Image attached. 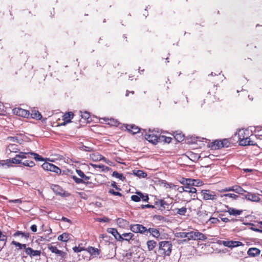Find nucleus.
I'll return each instance as SVG.
<instances>
[{
    "mask_svg": "<svg viewBox=\"0 0 262 262\" xmlns=\"http://www.w3.org/2000/svg\"><path fill=\"white\" fill-rule=\"evenodd\" d=\"M33 158L37 161H43V158L38 154L33 152H19L15 157L10 159L11 165L12 164H21L24 159Z\"/></svg>",
    "mask_w": 262,
    "mask_h": 262,
    "instance_id": "nucleus-1",
    "label": "nucleus"
},
{
    "mask_svg": "<svg viewBox=\"0 0 262 262\" xmlns=\"http://www.w3.org/2000/svg\"><path fill=\"white\" fill-rule=\"evenodd\" d=\"M172 244L169 241L159 243L158 253L160 256H169L171 252Z\"/></svg>",
    "mask_w": 262,
    "mask_h": 262,
    "instance_id": "nucleus-2",
    "label": "nucleus"
},
{
    "mask_svg": "<svg viewBox=\"0 0 262 262\" xmlns=\"http://www.w3.org/2000/svg\"><path fill=\"white\" fill-rule=\"evenodd\" d=\"M144 137L145 139L149 142L153 144H156L159 142V138L160 137L159 133L155 130L149 129L148 132L145 130Z\"/></svg>",
    "mask_w": 262,
    "mask_h": 262,
    "instance_id": "nucleus-3",
    "label": "nucleus"
},
{
    "mask_svg": "<svg viewBox=\"0 0 262 262\" xmlns=\"http://www.w3.org/2000/svg\"><path fill=\"white\" fill-rule=\"evenodd\" d=\"M202 199L205 201H212L216 202L217 200V195L215 191L209 189H203L201 191Z\"/></svg>",
    "mask_w": 262,
    "mask_h": 262,
    "instance_id": "nucleus-4",
    "label": "nucleus"
},
{
    "mask_svg": "<svg viewBox=\"0 0 262 262\" xmlns=\"http://www.w3.org/2000/svg\"><path fill=\"white\" fill-rule=\"evenodd\" d=\"M246 133H248V130H240L238 133V138L239 144L243 146H247L250 145H253V142L251 140L250 138L247 136H245Z\"/></svg>",
    "mask_w": 262,
    "mask_h": 262,
    "instance_id": "nucleus-5",
    "label": "nucleus"
},
{
    "mask_svg": "<svg viewBox=\"0 0 262 262\" xmlns=\"http://www.w3.org/2000/svg\"><path fill=\"white\" fill-rule=\"evenodd\" d=\"M189 180H190V179L182 178L180 182L183 185L182 187V190L188 193H196L197 191L196 189L192 185L191 182H189Z\"/></svg>",
    "mask_w": 262,
    "mask_h": 262,
    "instance_id": "nucleus-6",
    "label": "nucleus"
},
{
    "mask_svg": "<svg viewBox=\"0 0 262 262\" xmlns=\"http://www.w3.org/2000/svg\"><path fill=\"white\" fill-rule=\"evenodd\" d=\"M188 235H189V241L194 240L204 241L207 238V236L205 234L197 230L195 231H192L189 232V234Z\"/></svg>",
    "mask_w": 262,
    "mask_h": 262,
    "instance_id": "nucleus-7",
    "label": "nucleus"
},
{
    "mask_svg": "<svg viewBox=\"0 0 262 262\" xmlns=\"http://www.w3.org/2000/svg\"><path fill=\"white\" fill-rule=\"evenodd\" d=\"M129 228L133 232L136 233L145 234L147 231V228L141 224H131Z\"/></svg>",
    "mask_w": 262,
    "mask_h": 262,
    "instance_id": "nucleus-8",
    "label": "nucleus"
},
{
    "mask_svg": "<svg viewBox=\"0 0 262 262\" xmlns=\"http://www.w3.org/2000/svg\"><path fill=\"white\" fill-rule=\"evenodd\" d=\"M170 210L174 215H185L187 212V208L185 206L178 208L174 204L171 206Z\"/></svg>",
    "mask_w": 262,
    "mask_h": 262,
    "instance_id": "nucleus-9",
    "label": "nucleus"
},
{
    "mask_svg": "<svg viewBox=\"0 0 262 262\" xmlns=\"http://www.w3.org/2000/svg\"><path fill=\"white\" fill-rule=\"evenodd\" d=\"M141 199L143 201L147 202L149 199L148 195H144L141 192L137 191L136 194L131 196V200L135 202H140Z\"/></svg>",
    "mask_w": 262,
    "mask_h": 262,
    "instance_id": "nucleus-10",
    "label": "nucleus"
},
{
    "mask_svg": "<svg viewBox=\"0 0 262 262\" xmlns=\"http://www.w3.org/2000/svg\"><path fill=\"white\" fill-rule=\"evenodd\" d=\"M13 112L15 115L24 118H28L30 116V112L28 110L20 107L14 108L13 109Z\"/></svg>",
    "mask_w": 262,
    "mask_h": 262,
    "instance_id": "nucleus-11",
    "label": "nucleus"
},
{
    "mask_svg": "<svg viewBox=\"0 0 262 262\" xmlns=\"http://www.w3.org/2000/svg\"><path fill=\"white\" fill-rule=\"evenodd\" d=\"M75 116L73 113L72 112H70L68 113H66L64 114L62 116V121H63L62 122H58V126L61 125H65L68 123H69L71 122V120L74 118Z\"/></svg>",
    "mask_w": 262,
    "mask_h": 262,
    "instance_id": "nucleus-12",
    "label": "nucleus"
},
{
    "mask_svg": "<svg viewBox=\"0 0 262 262\" xmlns=\"http://www.w3.org/2000/svg\"><path fill=\"white\" fill-rule=\"evenodd\" d=\"M48 248L52 253H54L61 257V258L64 259L66 258L67 253L63 251L58 249L56 247L49 244L48 246Z\"/></svg>",
    "mask_w": 262,
    "mask_h": 262,
    "instance_id": "nucleus-13",
    "label": "nucleus"
},
{
    "mask_svg": "<svg viewBox=\"0 0 262 262\" xmlns=\"http://www.w3.org/2000/svg\"><path fill=\"white\" fill-rule=\"evenodd\" d=\"M243 196L246 200L252 202H259L260 201V198L256 193L247 191Z\"/></svg>",
    "mask_w": 262,
    "mask_h": 262,
    "instance_id": "nucleus-14",
    "label": "nucleus"
},
{
    "mask_svg": "<svg viewBox=\"0 0 262 262\" xmlns=\"http://www.w3.org/2000/svg\"><path fill=\"white\" fill-rule=\"evenodd\" d=\"M107 231L108 233L112 234L117 241L121 242H122V235L118 232L116 229L110 228L107 229Z\"/></svg>",
    "mask_w": 262,
    "mask_h": 262,
    "instance_id": "nucleus-15",
    "label": "nucleus"
},
{
    "mask_svg": "<svg viewBox=\"0 0 262 262\" xmlns=\"http://www.w3.org/2000/svg\"><path fill=\"white\" fill-rule=\"evenodd\" d=\"M223 245L229 248H234V247H237L241 246H243V244L239 241H224L223 242Z\"/></svg>",
    "mask_w": 262,
    "mask_h": 262,
    "instance_id": "nucleus-16",
    "label": "nucleus"
},
{
    "mask_svg": "<svg viewBox=\"0 0 262 262\" xmlns=\"http://www.w3.org/2000/svg\"><path fill=\"white\" fill-rule=\"evenodd\" d=\"M260 250L255 247L250 248L248 251L247 254L250 257H255L258 256L260 254Z\"/></svg>",
    "mask_w": 262,
    "mask_h": 262,
    "instance_id": "nucleus-17",
    "label": "nucleus"
},
{
    "mask_svg": "<svg viewBox=\"0 0 262 262\" xmlns=\"http://www.w3.org/2000/svg\"><path fill=\"white\" fill-rule=\"evenodd\" d=\"M126 129L133 134H135L140 131V128L134 124H126L125 126Z\"/></svg>",
    "mask_w": 262,
    "mask_h": 262,
    "instance_id": "nucleus-18",
    "label": "nucleus"
},
{
    "mask_svg": "<svg viewBox=\"0 0 262 262\" xmlns=\"http://www.w3.org/2000/svg\"><path fill=\"white\" fill-rule=\"evenodd\" d=\"M227 208H228V210L226 212H228L230 215L236 216L241 215L243 212L242 210H238L232 207H229L228 206H227Z\"/></svg>",
    "mask_w": 262,
    "mask_h": 262,
    "instance_id": "nucleus-19",
    "label": "nucleus"
},
{
    "mask_svg": "<svg viewBox=\"0 0 262 262\" xmlns=\"http://www.w3.org/2000/svg\"><path fill=\"white\" fill-rule=\"evenodd\" d=\"M85 251L89 252L91 256H97L100 253V250L92 246H89L86 248Z\"/></svg>",
    "mask_w": 262,
    "mask_h": 262,
    "instance_id": "nucleus-20",
    "label": "nucleus"
},
{
    "mask_svg": "<svg viewBox=\"0 0 262 262\" xmlns=\"http://www.w3.org/2000/svg\"><path fill=\"white\" fill-rule=\"evenodd\" d=\"M101 119L103 120V121L105 122L106 124L112 126H117L119 124V122L117 121V120L113 118H108L104 117L101 118Z\"/></svg>",
    "mask_w": 262,
    "mask_h": 262,
    "instance_id": "nucleus-21",
    "label": "nucleus"
},
{
    "mask_svg": "<svg viewBox=\"0 0 262 262\" xmlns=\"http://www.w3.org/2000/svg\"><path fill=\"white\" fill-rule=\"evenodd\" d=\"M122 242L123 241L129 242L130 240H134V234L132 232L124 233L122 234Z\"/></svg>",
    "mask_w": 262,
    "mask_h": 262,
    "instance_id": "nucleus-22",
    "label": "nucleus"
},
{
    "mask_svg": "<svg viewBox=\"0 0 262 262\" xmlns=\"http://www.w3.org/2000/svg\"><path fill=\"white\" fill-rule=\"evenodd\" d=\"M154 237L158 238L160 235V231L158 229L154 228H149L147 229V231Z\"/></svg>",
    "mask_w": 262,
    "mask_h": 262,
    "instance_id": "nucleus-23",
    "label": "nucleus"
},
{
    "mask_svg": "<svg viewBox=\"0 0 262 262\" xmlns=\"http://www.w3.org/2000/svg\"><path fill=\"white\" fill-rule=\"evenodd\" d=\"M211 147L212 149H220L223 147V142L221 140H215L211 143Z\"/></svg>",
    "mask_w": 262,
    "mask_h": 262,
    "instance_id": "nucleus-24",
    "label": "nucleus"
},
{
    "mask_svg": "<svg viewBox=\"0 0 262 262\" xmlns=\"http://www.w3.org/2000/svg\"><path fill=\"white\" fill-rule=\"evenodd\" d=\"M233 192L238 193L239 194H241L243 196L244 195V194L247 192V191L245 190L241 186L235 185H233Z\"/></svg>",
    "mask_w": 262,
    "mask_h": 262,
    "instance_id": "nucleus-25",
    "label": "nucleus"
},
{
    "mask_svg": "<svg viewBox=\"0 0 262 262\" xmlns=\"http://www.w3.org/2000/svg\"><path fill=\"white\" fill-rule=\"evenodd\" d=\"M30 116L33 119H36V120H40L42 118V115L36 110H33L32 112L30 113Z\"/></svg>",
    "mask_w": 262,
    "mask_h": 262,
    "instance_id": "nucleus-26",
    "label": "nucleus"
},
{
    "mask_svg": "<svg viewBox=\"0 0 262 262\" xmlns=\"http://www.w3.org/2000/svg\"><path fill=\"white\" fill-rule=\"evenodd\" d=\"M30 159L31 158H29L28 160H27V159H24L23 161H21V164L24 166L29 167H34L35 165V164L33 161L30 160Z\"/></svg>",
    "mask_w": 262,
    "mask_h": 262,
    "instance_id": "nucleus-27",
    "label": "nucleus"
},
{
    "mask_svg": "<svg viewBox=\"0 0 262 262\" xmlns=\"http://www.w3.org/2000/svg\"><path fill=\"white\" fill-rule=\"evenodd\" d=\"M103 156L99 153H93L90 155V158L94 161L102 160Z\"/></svg>",
    "mask_w": 262,
    "mask_h": 262,
    "instance_id": "nucleus-28",
    "label": "nucleus"
},
{
    "mask_svg": "<svg viewBox=\"0 0 262 262\" xmlns=\"http://www.w3.org/2000/svg\"><path fill=\"white\" fill-rule=\"evenodd\" d=\"M70 239V234L68 233L65 232L63 234L60 235L58 237V239L59 241L67 242Z\"/></svg>",
    "mask_w": 262,
    "mask_h": 262,
    "instance_id": "nucleus-29",
    "label": "nucleus"
},
{
    "mask_svg": "<svg viewBox=\"0 0 262 262\" xmlns=\"http://www.w3.org/2000/svg\"><path fill=\"white\" fill-rule=\"evenodd\" d=\"M189 182H191L192 185L195 187H199L204 185L203 182L199 179H190Z\"/></svg>",
    "mask_w": 262,
    "mask_h": 262,
    "instance_id": "nucleus-30",
    "label": "nucleus"
},
{
    "mask_svg": "<svg viewBox=\"0 0 262 262\" xmlns=\"http://www.w3.org/2000/svg\"><path fill=\"white\" fill-rule=\"evenodd\" d=\"M147 249L149 251L153 250L156 247L157 244L154 240H148L146 243Z\"/></svg>",
    "mask_w": 262,
    "mask_h": 262,
    "instance_id": "nucleus-31",
    "label": "nucleus"
},
{
    "mask_svg": "<svg viewBox=\"0 0 262 262\" xmlns=\"http://www.w3.org/2000/svg\"><path fill=\"white\" fill-rule=\"evenodd\" d=\"M19 235H21V237H24L25 239H28L30 236V234L28 232L17 231L13 235L14 237L18 236Z\"/></svg>",
    "mask_w": 262,
    "mask_h": 262,
    "instance_id": "nucleus-32",
    "label": "nucleus"
},
{
    "mask_svg": "<svg viewBox=\"0 0 262 262\" xmlns=\"http://www.w3.org/2000/svg\"><path fill=\"white\" fill-rule=\"evenodd\" d=\"M133 173L139 178H145L147 177V173L141 170H134L133 171Z\"/></svg>",
    "mask_w": 262,
    "mask_h": 262,
    "instance_id": "nucleus-33",
    "label": "nucleus"
},
{
    "mask_svg": "<svg viewBox=\"0 0 262 262\" xmlns=\"http://www.w3.org/2000/svg\"><path fill=\"white\" fill-rule=\"evenodd\" d=\"M172 138L170 137H166L165 136L160 135L159 138V142H163L166 143H169L171 142Z\"/></svg>",
    "mask_w": 262,
    "mask_h": 262,
    "instance_id": "nucleus-34",
    "label": "nucleus"
},
{
    "mask_svg": "<svg viewBox=\"0 0 262 262\" xmlns=\"http://www.w3.org/2000/svg\"><path fill=\"white\" fill-rule=\"evenodd\" d=\"M8 150L11 152H17L19 151L18 146L14 144H10L8 147Z\"/></svg>",
    "mask_w": 262,
    "mask_h": 262,
    "instance_id": "nucleus-35",
    "label": "nucleus"
},
{
    "mask_svg": "<svg viewBox=\"0 0 262 262\" xmlns=\"http://www.w3.org/2000/svg\"><path fill=\"white\" fill-rule=\"evenodd\" d=\"M91 166L94 168H100L101 169L102 171H108L110 170V168L107 166H106L103 164H100V165H97V164H91Z\"/></svg>",
    "mask_w": 262,
    "mask_h": 262,
    "instance_id": "nucleus-36",
    "label": "nucleus"
},
{
    "mask_svg": "<svg viewBox=\"0 0 262 262\" xmlns=\"http://www.w3.org/2000/svg\"><path fill=\"white\" fill-rule=\"evenodd\" d=\"M82 244H79L78 246H75L73 248L74 252L78 253L82 251H85L86 248L81 246Z\"/></svg>",
    "mask_w": 262,
    "mask_h": 262,
    "instance_id": "nucleus-37",
    "label": "nucleus"
},
{
    "mask_svg": "<svg viewBox=\"0 0 262 262\" xmlns=\"http://www.w3.org/2000/svg\"><path fill=\"white\" fill-rule=\"evenodd\" d=\"M112 176L118 178L122 181H124L125 179V178L123 176L122 173H120L116 171L113 172Z\"/></svg>",
    "mask_w": 262,
    "mask_h": 262,
    "instance_id": "nucleus-38",
    "label": "nucleus"
},
{
    "mask_svg": "<svg viewBox=\"0 0 262 262\" xmlns=\"http://www.w3.org/2000/svg\"><path fill=\"white\" fill-rule=\"evenodd\" d=\"M76 171L77 174L82 179H85V180H90V177L86 176L82 170L80 169H76Z\"/></svg>",
    "mask_w": 262,
    "mask_h": 262,
    "instance_id": "nucleus-39",
    "label": "nucleus"
},
{
    "mask_svg": "<svg viewBox=\"0 0 262 262\" xmlns=\"http://www.w3.org/2000/svg\"><path fill=\"white\" fill-rule=\"evenodd\" d=\"M11 244L13 245H15L16 247H18V249H26V247L27 246L26 244H20L19 242H16V241H12Z\"/></svg>",
    "mask_w": 262,
    "mask_h": 262,
    "instance_id": "nucleus-40",
    "label": "nucleus"
},
{
    "mask_svg": "<svg viewBox=\"0 0 262 262\" xmlns=\"http://www.w3.org/2000/svg\"><path fill=\"white\" fill-rule=\"evenodd\" d=\"M79 116L81 117V119H83L84 120L87 121L88 122H89V119L90 118V116H91L90 113H89L86 112H84L83 113H82L81 114L79 115Z\"/></svg>",
    "mask_w": 262,
    "mask_h": 262,
    "instance_id": "nucleus-41",
    "label": "nucleus"
},
{
    "mask_svg": "<svg viewBox=\"0 0 262 262\" xmlns=\"http://www.w3.org/2000/svg\"><path fill=\"white\" fill-rule=\"evenodd\" d=\"M50 171L54 172L57 174H60L61 172V169L58 167L55 166L54 164H52V165H51V168Z\"/></svg>",
    "mask_w": 262,
    "mask_h": 262,
    "instance_id": "nucleus-42",
    "label": "nucleus"
},
{
    "mask_svg": "<svg viewBox=\"0 0 262 262\" xmlns=\"http://www.w3.org/2000/svg\"><path fill=\"white\" fill-rule=\"evenodd\" d=\"M52 164H53L50 163L45 162L42 164L41 167L44 170L47 171H50L51 168V165H52Z\"/></svg>",
    "mask_w": 262,
    "mask_h": 262,
    "instance_id": "nucleus-43",
    "label": "nucleus"
},
{
    "mask_svg": "<svg viewBox=\"0 0 262 262\" xmlns=\"http://www.w3.org/2000/svg\"><path fill=\"white\" fill-rule=\"evenodd\" d=\"M0 165H1V166L7 165L8 167L12 166V165H11L10 159H7L6 160L0 161Z\"/></svg>",
    "mask_w": 262,
    "mask_h": 262,
    "instance_id": "nucleus-44",
    "label": "nucleus"
},
{
    "mask_svg": "<svg viewBox=\"0 0 262 262\" xmlns=\"http://www.w3.org/2000/svg\"><path fill=\"white\" fill-rule=\"evenodd\" d=\"M222 196L224 197H228L232 198L233 200H237L238 198V196L234 193H226L224 194Z\"/></svg>",
    "mask_w": 262,
    "mask_h": 262,
    "instance_id": "nucleus-45",
    "label": "nucleus"
},
{
    "mask_svg": "<svg viewBox=\"0 0 262 262\" xmlns=\"http://www.w3.org/2000/svg\"><path fill=\"white\" fill-rule=\"evenodd\" d=\"M174 138L178 142H181L184 139V135L182 134H176Z\"/></svg>",
    "mask_w": 262,
    "mask_h": 262,
    "instance_id": "nucleus-46",
    "label": "nucleus"
},
{
    "mask_svg": "<svg viewBox=\"0 0 262 262\" xmlns=\"http://www.w3.org/2000/svg\"><path fill=\"white\" fill-rule=\"evenodd\" d=\"M7 240V236L5 234H4L2 231L0 230V241L4 242V245H5Z\"/></svg>",
    "mask_w": 262,
    "mask_h": 262,
    "instance_id": "nucleus-47",
    "label": "nucleus"
},
{
    "mask_svg": "<svg viewBox=\"0 0 262 262\" xmlns=\"http://www.w3.org/2000/svg\"><path fill=\"white\" fill-rule=\"evenodd\" d=\"M159 203V205H160V206L159 207V209L161 210H163V209H164L165 205H167V203L164 200H160Z\"/></svg>",
    "mask_w": 262,
    "mask_h": 262,
    "instance_id": "nucleus-48",
    "label": "nucleus"
},
{
    "mask_svg": "<svg viewBox=\"0 0 262 262\" xmlns=\"http://www.w3.org/2000/svg\"><path fill=\"white\" fill-rule=\"evenodd\" d=\"M162 184H163V186L166 188H172L174 185L171 183H168L166 182L165 181L164 182H162Z\"/></svg>",
    "mask_w": 262,
    "mask_h": 262,
    "instance_id": "nucleus-49",
    "label": "nucleus"
},
{
    "mask_svg": "<svg viewBox=\"0 0 262 262\" xmlns=\"http://www.w3.org/2000/svg\"><path fill=\"white\" fill-rule=\"evenodd\" d=\"M72 178L77 184H80L84 182V180H83L82 178H78L75 176H73Z\"/></svg>",
    "mask_w": 262,
    "mask_h": 262,
    "instance_id": "nucleus-50",
    "label": "nucleus"
},
{
    "mask_svg": "<svg viewBox=\"0 0 262 262\" xmlns=\"http://www.w3.org/2000/svg\"><path fill=\"white\" fill-rule=\"evenodd\" d=\"M108 193L111 194H113L114 195H117V196H121L122 195L120 192H118V191H114V189H110L108 190Z\"/></svg>",
    "mask_w": 262,
    "mask_h": 262,
    "instance_id": "nucleus-51",
    "label": "nucleus"
},
{
    "mask_svg": "<svg viewBox=\"0 0 262 262\" xmlns=\"http://www.w3.org/2000/svg\"><path fill=\"white\" fill-rule=\"evenodd\" d=\"M41 254V251L40 250H34L33 251V252L30 255V257H33L35 256H40Z\"/></svg>",
    "mask_w": 262,
    "mask_h": 262,
    "instance_id": "nucleus-52",
    "label": "nucleus"
},
{
    "mask_svg": "<svg viewBox=\"0 0 262 262\" xmlns=\"http://www.w3.org/2000/svg\"><path fill=\"white\" fill-rule=\"evenodd\" d=\"M25 252L26 253L27 255H29V256H30V255L32 254V253L33 252V249H32L31 248H30V247H27V246L26 247V249H25Z\"/></svg>",
    "mask_w": 262,
    "mask_h": 262,
    "instance_id": "nucleus-53",
    "label": "nucleus"
},
{
    "mask_svg": "<svg viewBox=\"0 0 262 262\" xmlns=\"http://www.w3.org/2000/svg\"><path fill=\"white\" fill-rule=\"evenodd\" d=\"M180 234V237L182 238H187L189 240V232H181Z\"/></svg>",
    "mask_w": 262,
    "mask_h": 262,
    "instance_id": "nucleus-54",
    "label": "nucleus"
},
{
    "mask_svg": "<svg viewBox=\"0 0 262 262\" xmlns=\"http://www.w3.org/2000/svg\"><path fill=\"white\" fill-rule=\"evenodd\" d=\"M233 189H234L233 186H232L231 187H226L224 189H223L221 191L222 192L233 191Z\"/></svg>",
    "mask_w": 262,
    "mask_h": 262,
    "instance_id": "nucleus-55",
    "label": "nucleus"
},
{
    "mask_svg": "<svg viewBox=\"0 0 262 262\" xmlns=\"http://www.w3.org/2000/svg\"><path fill=\"white\" fill-rule=\"evenodd\" d=\"M221 142H223V147L225 146L228 147L229 144V142L227 139H224L223 140H221Z\"/></svg>",
    "mask_w": 262,
    "mask_h": 262,
    "instance_id": "nucleus-56",
    "label": "nucleus"
},
{
    "mask_svg": "<svg viewBox=\"0 0 262 262\" xmlns=\"http://www.w3.org/2000/svg\"><path fill=\"white\" fill-rule=\"evenodd\" d=\"M209 221L213 224L217 223L220 222L219 220L216 217H211Z\"/></svg>",
    "mask_w": 262,
    "mask_h": 262,
    "instance_id": "nucleus-57",
    "label": "nucleus"
},
{
    "mask_svg": "<svg viewBox=\"0 0 262 262\" xmlns=\"http://www.w3.org/2000/svg\"><path fill=\"white\" fill-rule=\"evenodd\" d=\"M9 202L10 203H19V204L22 203V201L20 199H15V200H9Z\"/></svg>",
    "mask_w": 262,
    "mask_h": 262,
    "instance_id": "nucleus-58",
    "label": "nucleus"
},
{
    "mask_svg": "<svg viewBox=\"0 0 262 262\" xmlns=\"http://www.w3.org/2000/svg\"><path fill=\"white\" fill-rule=\"evenodd\" d=\"M141 208L142 209H144V208H154V206L152 205H149V204H147V205H142L141 206Z\"/></svg>",
    "mask_w": 262,
    "mask_h": 262,
    "instance_id": "nucleus-59",
    "label": "nucleus"
},
{
    "mask_svg": "<svg viewBox=\"0 0 262 262\" xmlns=\"http://www.w3.org/2000/svg\"><path fill=\"white\" fill-rule=\"evenodd\" d=\"M111 186L112 187H113L114 188H115L116 189L118 190H121V188H120L119 187H118L117 185H116V183L115 182H113L112 184H111Z\"/></svg>",
    "mask_w": 262,
    "mask_h": 262,
    "instance_id": "nucleus-60",
    "label": "nucleus"
},
{
    "mask_svg": "<svg viewBox=\"0 0 262 262\" xmlns=\"http://www.w3.org/2000/svg\"><path fill=\"white\" fill-rule=\"evenodd\" d=\"M31 230L34 232H35L37 231V226L36 225H33L31 226Z\"/></svg>",
    "mask_w": 262,
    "mask_h": 262,
    "instance_id": "nucleus-61",
    "label": "nucleus"
},
{
    "mask_svg": "<svg viewBox=\"0 0 262 262\" xmlns=\"http://www.w3.org/2000/svg\"><path fill=\"white\" fill-rule=\"evenodd\" d=\"M62 221L66 222H68L70 224H71V223H72L70 219H69L66 217H62Z\"/></svg>",
    "mask_w": 262,
    "mask_h": 262,
    "instance_id": "nucleus-62",
    "label": "nucleus"
},
{
    "mask_svg": "<svg viewBox=\"0 0 262 262\" xmlns=\"http://www.w3.org/2000/svg\"><path fill=\"white\" fill-rule=\"evenodd\" d=\"M102 161H103L104 162H105L106 164L111 165V162L108 160V159H106L104 157H103V159H102Z\"/></svg>",
    "mask_w": 262,
    "mask_h": 262,
    "instance_id": "nucleus-63",
    "label": "nucleus"
},
{
    "mask_svg": "<svg viewBox=\"0 0 262 262\" xmlns=\"http://www.w3.org/2000/svg\"><path fill=\"white\" fill-rule=\"evenodd\" d=\"M221 221L225 223H228L230 222V220L227 217H222Z\"/></svg>",
    "mask_w": 262,
    "mask_h": 262,
    "instance_id": "nucleus-64",
    "label": "nucleus"
}]
</instances>
